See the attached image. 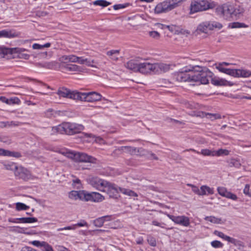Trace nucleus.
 I'll return each mask as SVG.
<instances>
[{"label":"nucleus","mask_w":251,"mask_h":251,"mask_svg":"<svg viewBox=\"0 0 251 251\" xmlns=\"http://www.w3.org/2000/svg\"><path fill=\"white\" fill-rule=\"evenodd\" d=\"M218 193L222 196L225 197L226 198L231 199L234 201L237 200V197L236 195L232 193L227 191V190L223 187H219L217 189Z\"/></svg>","instance_id":"obj_15"},{"label":"nucleus","mask_w":251,"mask_h":251,"mask_svg":"<svg viewBox=\"0 0 251 251\" xmlns=\"http://www.w3.org/2000/svg\"><path fill=\"white\" fill-rule=\"evenodd\" d=\"M223 27V25L217 22H209V26L210 30H213L214 29H220Z\"/></svg>","instance_id":"obj_45"},{"label":"nucleus","mask_w":251,"mask_h":251,"mask_svg":"<svg viewBox=\"0 0 251 251\" xmlns=\"http://www.w3.org/2000/svg\"><path fill=\"white\" fill-rule=\"evenodd\" d=\"M16 208L17 210L20 211V210H27L29 208V207L25 204L21 202H17L16 204Z\"/></svg>","instance_id":"obj_48"},{"label":"nucleus","mask_w":251,"mask_h":251,"mask_svg":"<svg viewBox=\"0 0 251 251\" xmlns=\"http://www.w3.org/2000/svg\"><path fill=\"white\" fill-rule=\"evenodd\" d=\"M231 28H241V27H247L248 26L244 23H241L238 22H234L231 24Z\"/></svg>","instance_id":"obj_50"},{"label":"nucleus","mask_w":251,"mask_h":251,"mask_svg":"<svg viewBox=\"0 0 251 251\" xmlns=\"http://www.w3.org/2000/svg\"><path fill=\"white\" fill-rule=\"evenodd\" d=\"M19 34L13 30H2L0 31V38H14L18 37Z\"/></svg>","instance_id":"obj_18"},{"label":"nucleus","mask_w":251,"mask_h":251,"mask_svg":"<svg viewBox=\"0 0 251 251\" xmlns=\"http://www.w3.org/2000/svg\"><path fill=\"white\" fill-rule=\"evenodd\" d=\"M188 186H189L190 187H192V191L193 192H194L195 193L199 195H201V189H199V188L193 184H187Z\"/></svg>","instance_id":"obj_56"},{"label":"nucleus","mask_w":251,"mask_h":251,"mask_svg":"<svg viewBox=\"0 0 251 251\" xmlns=\"http://www.w3.org/2000/svg\"><path fill=\"white\" fill-rule=\"evenodd\" d=\"M94 63H96V62L94 61V60H91L87 58L85 59L84 64L90 67H95V66L93 65Z\"/></svg>","instance_id":"obj_60"},{"label":"nucleus","mask_w":251,"mask_h":251,"mask_svg":"<svg viewBox=\"0 0 251 251\" xmlns=\"http://www.w3.org/2000/svg\"><path fill=\"white\" fill-rule=\"evenodd\" d=\"M10 231L15 232L23 233L24 228L19 226L13 227V229H10Z\"/></svg>","instance_id":"obj_63"},{"label":"nucleus","mask_w":251,"mask_h":251,"mask_svg":"<svg viewBox=\"0 0 251 251\" xmlns=\"http://www.w3.org/2000/svg\"><path fill=\"white\" fill-rule=\"evenodd\" d=\"M50 46V43H47L44 45H40L38 44H34L32 45V48L35 50H40L44 48H49Z\"/></svg>","instance_id":"obj_49"},{"label":"nucleus","mask_w":251,"mask_h":251,"mask_svg":"<svg viewBox=\"0 0 251 251\" xmlns=\"http://www.w3.org/2000/svg\"><path fill=\"white\" fill-rule=\"evenodd\" d=\"M213 74L206 68L200 66H190L183 71L174 74V79L178 82H200L206 84L212 79Z\"/></svg>","instance_id":"obj_1"},{"label":"nucleus","mask_w":251,"mask_h":251,"mask_svg":"<svg viewBox=\"0 0 251 251\" xmlns=\"http://www.w3.org/2000/svg\"><path fill=\"white\" fill-rule=\"evenodd\" d=\"M201 195H205L208 194H213L214 193V190L206 185H202L201 187Z\"/></svg>","instance_id":"obj_32"},{"label":"nucleus","mask_w":251,"mask_h":251,"mask_svg":"<svg viewBox=\"0 0 251 251\" xmlns=\"http://www.w3.org/2000/svg\"><path fill=\"white\" fill-rule=\"evenodd\" d=\"M229 65V63L225 62L220 63L216 66V69L220 72L224 73L234 77H248L251 75V72L248 70L243 69H230L225 68L223 67V65L228 66Z\"/></svg>","instance_id":"obj_5"},{"label":"nucleus","mask_w":251,"mask_h":251,"mask_svg":"<svg viewBox=\"0 0 251 251\" xmlns=\"http://www.w3.org/2000/svg\"><path fill=\"white\" fill-rule=\"evenodd\" d=\"M104 199L103 196L97 192H93V201H101Z\"/></svg>","instance_id":"obj_44"},{"label":"nucleus","mask_w":251,"mask_h":251,"mask_svg":"<svg viewBox=\"0 0 251 251\" xmlns=\"http://www.w3.org/2000/svg\"><path fill=\"white\" fill-rule=\"evenodd\" d=\"M213 234L222 239L224 240L228 241L229 243H231L232 244H235L237 242L236 241V239L230 237L228 236H227L225 235L224 233L222 232L219 231L218 230H215L213 232Z\"/></svg>","instance_id":"obj_19"},{"label":"nucleus","mask_w":251,"mask_h":251,"mask_svg":"<svg viewBox=\"0 0 251 251\" xmlns=\"http://www.w3.org/2000/svg\"><path fill=\"white\" fill-rule=\"evenodd\" d=\"M78 92L76 91H71L69 89L65 87H60L57 92V94L60 97L63 98H70L73 100H77Z\"/></svg>","instance_id":"obj_10"},{"label":"nucleus","mask_w":251,"mask_h":251,"mask_svg":"<svg viewBox=\"0 0 251 251\" xmlns=\"http://www.w3.org/2000/svg\"><path fill=\"white\" fill-rule=\"evenodd\" d=\"M138 72L143 74L154 73V63L151 64L147 62L139 63Z\"/></svg>","instance_id":"obj_13"},{"label":"nucleus","mask_w":251,"mask_h":251,"mask_svg":"<svg viewBox=\"0 0 251 251\" xmlns=\"http://www.w3.org/2000/svg\"><path fill=\"white\" fill-rule=\"evenodd\" d=\"M211 245L214 248H222L224 246L223 244L218 240H214L211 242Z\"/></svg>","instance_id":"obj_52"},{"label":"nucleus","mask_w":251,"mask_h":251,"mask_svg":"<svg viewBox=\"0 0 251 251\" xmlns=\"http://www.w3.org/2000/svg\"><path fill=\"white\" fill-rule=\"evenodd\" d=\"M93 4L95 5H99L104 7L110 5L111 2H108L105 0H97L93 2Z\"/></svg>","instance_id":"obj_40"},{"label":"nucleus","mask_w":251,"mask_h":251,"mask_svg":"<svg viewBox=\"0 0 251 251\" xmlns=\"http://www.w3.org/2000/svg\"><path fill=\"white\" fill-rule=\"evenodd\" d=\"M19 125H20V123L19 122H14V121L0 122V127H1V128L19 126Z\"/></svg>","instance_id":"obj_31"},{"label":"nucleus","mask_w":251,"mask_h":251,"mask_svg":"<svg viewBox=\"0 0 251 251\" xmlns=\"http://www.w3.org/2000/svg\"><path fill=\"white\" fill-rule=\"evenodd\" d=\"M149 34L151 37L156 39H159L160 36V34L156 31H150Z\"/></svg>","instance_id":"obj_58"},{"label":"nucleus","mask_w":251,"mask_h":251,"mask_svg":"<svg viewBox=\"0 0 251 251\" xmlns=\"http://www.w3.org/2000/svg\"><path fill=\"white\" fill-rule=\"evenodd\" d=\"M187 0H166L157 4L154 8L156 14L168 12L176 7Z\"/></svg>","instance_id":"obj_4"},{"label":"nucleus","mask_w":251,"mask_h":251,"mask_svg":"<svg viewBox=\"0 0 251 251\" xmlns=\"http://www.w3.org/2000/svg\"><path fill=\"white\" fill-rule=\"evenodd\" d=\"M77 100L88 102H93L100 100L101 96L95 92L88 93L79 92Z\"/></svg>","instance_id":"obj_7"},{"label":"nucleus","mask_w":251,"mask_h":251,"mask_svg":"<svg viewBox=\"0 0 251 251\" xmlns=\"http://www.w3.org/2000/svg\"><path fill=\"white\" fill-rule=\"evenodd\" d=\"M214 156H221L228 155L229 153V151L226 149H220L217 151L214 150Z\"/></svg>","instance_id":"obj_36"},{"label":"nucleus","mask_w":251,"mask_h":251,"mask_svg":"<svg viewBox=\"0 0 251 251\" xmlns=\"http://www.w3.org/2000/svg\"><path fill=\"white\" fill-rule=\"evenodd\" d=\"M204 219L214 224H221L224 223V221L221 218H217L214 216H207Z\"/></svg>","instance_id":"obj_33"},{"label":"nucleus","mask_w":251,"mask_h":251,"mask_svg":"<svg viewBox=\"0 0 251 251\" xmlns=\"http://www.w3.org/2000/svg\"><path fill=\"white\" fill-rule=\"evenodd\" d=\"M14 174L16 177L25 181H27L32 178V176L30 172L22 166H18L15 171Z\"/></svg>","instance_id":"obj_11"},{"label":"nucleus","mask_w":251,"mask_h":251,"mask_svg":"<svg viewBox=\"0 0 251 251\" xmlns=\"http://www.w3.org/2000/svg\"><path fill=\"white\" fill-rule=\"evenodd\" d=\"M110 220V216H104L96 219L93 221V223L96 226L100 227L103 226L104 221H109Z\"/></svg>","instance_id":"obj_20"},{"label":"nucleus","mask_w":251,"mask_h":251,"mask_svg":"<svg viewBox=\"0 0 251 251\" xmlns=\"http://www.w3.org/2000/svg\"><path fill=\"white\" fill-rule=\"evenodd\" d=\"M139 64L138 61L135 59H131L127 62L125 64V66L128 69L132 70L134 72H138Z\"/></svg>","instance_id":"obj_17"},{"label":"nucleus","mask_w":251,"mask_h":251,"mask_svg":"<svg viewBox=\"0 0 251 251\" xmlns=\"http://www.w3.org/2000/svg\"><path fill=\"white\" fill-rule=\"evenodd\" d=\"M227 163L228 164V166L230 167H235L236 168H239L241 166V163H240L239 161L234 158H231L228 160Z\"/></svg>","instance_id":"obj_39"},{"label":"nucleus","mask_w":251,"mask_h":251,"mask_svg":"<svg viewBox=\"0 0 251 251\" xmlns=\"http://www.w3.org/2000/svg\"><path fill=\"white\" fill-rule=\"evenodd\" d=\"M197 116H198V115ZM199 116L201 117H206L207 118L210 119L211 120L221 119V116L218 114H211L203 112H200Z\"/></svg>","instance_id":"obj_29"},{"label":"nucleus","mask_w":251,"mask_h":251,"mask_svg":"<svg viewBox=\"0 0 251 251\" xmlns=\"http://www.w3.org/2000/svg\"><path fill=\"white\" fill-rule=\"evenodd\" d=\"M62 69L67 71H81V67L75 64H66L63 65Z\"/></svg>","instance_id":"obj_30"},{"label":"nucleus","mask_w":251,"mask_h":251,"mask_svg":"<svg viewBox=\"0 0 251 251\" xmlns=\"http://www.w3.org/2000/svg\"><path fill=\"white\" fill-rule=\"evenodd\" d=\"M135 153L134 155L137 156H146L149 153V151L142 148H136Z\"/></svg>","instance_id":"obj_41"},{"label":"nucleus","mask_w":251,"mask_h":251,"mask_svg":"<svg viewBox=\"0 0 251 251\" xmlns=\"http://www.w3.org/2000/svg\"><path fill=\"white\" fill-rule=\"evenodd\" d=\"M76 226H88V224L85 221L83 220L81 222L78 223L77 224L74 225L72 226H68L63 228H58L57 231H61L63 230H75Z\"/></svg>","instance_id":"obj_26"},{"label":"nucleus","mask_w":251,"mask_h":251,"mask_svg":"<svg viewBox=\"0 0 251 251\" xmlns=\"http://www.w3.org/2000/svg\"><path fill=\"white\" fill-rule=\"evenodd\" d=\"M3 165L4 168L7 170L15 171L17 168V166L14 163H3Z\"/></svg>","instance_id":"obj_42"},{"label":"nucleus","mask_w":251,"mask_h":251,"mask_svg":"<svg viewBox=\"0 0 251 251\" xmlns=\"http://www.w3.org/2000/svg\"><path fill=\"white\" fill-rule=\"evenodd\" d=\"M90 184L100 191H103L107 181L98 177H92L90 179Z\"/></svg>","instance_id":"obj_14"},{"label":"nucleus","mask_w":251,"mask_h":251,"mask_svg":"<svg viewBox=\"0 0 251 251\" xmlns=\"http://www.w3.org/2000/svg\"><path fill=\"white\" fill-rule=\"evenodd\" d=\"M243 193L246 196L251 197V189H250V185L249 184H246L243 190Z\"/></svg>","instance_id":"obj_51"},{"label":"nucleus","mask_w":251,"mask_h":251,"mask_svg":"<svg viewBox=\"0 0 251 251\" xmlns=\"http://www.w3.org/2000/svg\"><path fill=\"white\" fill-rule=\"evenodd\" d=\"M215 4L208 0H192L190 5V13L205 11L213 8Z\"/></svg>","instance_id":"obj_6"},{"label":"nucleus","mask_w":251,"mask_h":251,"mask_svg":"<svg viewBox=\"0 0 251 251\" xmlns=\"http://www.w3.org/2000/svg\"><path fill=\"white\" fill-rule=\"evenodd\" d=\"M123 152H124V146H122V147H121L119 148L115 149L113 151V153L112 154L113 155H118L122 154Z\"/></svg>","instance_id":"obj_55"},{"label":"nucleus","mask_w":251,"mask_h":251,"mask_svg":"<svg viewBox=\"0 0 251 251\" xmlns=\"http://www.w3.org/2000/svg\"><path fill=\"white\" fill-rule=\"evenodd\" d=\"M120 192L124 194V195L130 196V197H137L138 195L136 193L133 191L131 190L126 189L124 188H119Z\"/></svg>","instance_id":"obj_34"},{"label":"nucleus","mask_w":251,"mask_h":251,"mask_svg":"<svg viewBox=\"0 0 251 251\" xmlns=\"http://www.w3.org/2000/svg\"><path fill=\"white\" fill-rule=\"evenodd\" d=\"M16 48H7L5 47H0V58L4 57L5 55L8 54H12Z\"/></svg>","instance_id":"obj_28"},{"label":"nucleus","mask_w":251,"mask_h":251,"mask_svg":"<svg viewBox=\"0 0 251 251\" xmlns=\"http://www.w3.org/2000/svg\"><path fill=\"white\" fill-rule=\"evenodd\" d=\"M86 135L88 137H93V138H95V141L99 144H103L104 143L103 139L100 137H97L92 134H86Z\"/></svg>","instance_id":"obj_53"},{"label":"nucleus","mask_w":251,"mask_h":251,"mask_svg":"<svg viewBox=\"0 0 251 251\" xmlns=\"http://www.w3.org/2000/svg\"><path fill=\"white\" fill-rule=\"evenodd\" d=\"M84 128L82 125L75 123H64L57 126L52 128V134L58 133L60 134H67L73 135L80 133Z\"/></svg>","instance_id":"obj_2"},{"label":"nucleus","mask_w":251,"mask_h":251,"mask_svg":"<svg viewBox=\"0 0 251 251\" xmlns=\"http://www.w3.org/2000/svg\"><path fill=\"white\" fill-rule=\"evenodd\" d=\"M209 22H205L200 24L197 28V31L206 33L210 30Z\"/></svg>","instance_id":"obj_23"},{"label":"nucleus","mask_w":251,"mask_h":251,"mask_svg":"<svg viewBox=\"0 0 251 251\" xmlns=\"http://www.w3.org/2000/svg\"><path fill=\"white\" fill-rule=\"evenodd\" d=\"M147 241L148 243L152 247H155L156 245V241L155 239L151 236H148L147 238Z\"/></svg>","instance_id":"obj_54"},{"label":"nucleus","mask_w":251,"mask_h":251,"mask_svg":"<svg viewBox=\"0 0 251 251\" xmlns=\"http://www.w3.org/2000/svg\"><path fill=\"white\" fill-rule=\"evenodd\" d=\"M8 103L7 104L11 105L12 104H19L20 102V100L16 97L8 99Z\"/></svg>","instance_id":"obj_57"},{"label":"nucleus","mask_w":251,"mask_h":251,"mask_svg":"<svg viewBox=\"0 0 251 251\" xmlns=\"http://www.w3.org/2000/svg\"><path fill=\"white\" fill-rule=\"evenodd\" d=\"M59 61L60 62V67L62 68L63 65L68 64L70 61V56L69 55H63L59 57Z\"/></svg>","instance_id":"obj_37"},{"label":"nucleus","mask_w":251,"mask_h":251,"mask_svg":"<svg viewBox=\"0 0 251 251\" xmlns=\"http://www.w3.org/2000/svg\"><path fill=\"white\" fill-rule=\"evenodd\" d=\"M57 63L55 61L52 62H44L42 65L43 68H46L49 69H53L56 66Z\"/></svg>","instance_id":"obj_43"},{"label":"nucleus","mask_w":251,"mask_h":251,"mask_svg":"<svg viewBox=\"0 0 251 251\" xmlns=\"http://www.w3.org/2000/svg\"><path fill=\"white\" fill-rule=\"evenodd\" d=\"M45 243L44 241L40 242L39 241H33L31 242V244L34 245V246L37 247H42V246H43L44 243Z\"/></svg>","instance_id":"obj_62"},{"label":"nucleus","mask_w":251,"mask_h":251,"mask_svg":"<svg viewBox=\"0 0 251 251\" xmlns=\"http://www.w3.org/2000/svg\"><path fill=\"white\" fill-rule=\"evenodd\" d=\"M82 196L81 200H84L85 201H93V192L91 193H86L84 191H82Z\"/></svg>","instance_id":"obj_46"},{"label":"nucleus","mask_w":251,"mask_h":251,"mask_svg":"<svg viewBox=\"0 0 251 251\" xmlns=\"http://www.w3.org/2000/svg\"><path fill=\"white\" fill-rule=\"evenodd\" d=\"M185 151H192L193 152H196L198 154H201L204 156H214V153L213 150H209V149H207L201 150V152L197 151L193 149L187 150Z\"/></svg>","instance_id":"obj_21"},{"label":"nucleus","mask_w":251,"mask_h":251,"mask_svg":"<svg viewBox=\"0 0 251 251\" xmlns=\"http://www.w3.org/2000/svg\"><path fill=\"white\" fill-rule=\"evenodd\" d=\"M73 184L76 185V188L79 189L81 187L80 180L78 178H75L73 180Z\"/></svg>","instance_id":"obj_64"},{"label":"nucleus","mask_w":251,"mask_h":251,"mask_svg":"<svg viewBox=\"0 0 251 251\" xmlns=\"http://www.w3.org/2000/svg\"><path fill=\"white\" fill-rule=\"evenodd\" d=\"M167 216L175 223L184 226H188L190 225V219L189 217L185 216H176L167 214Z\"/></svg>","instance_id":"obj_12"},{"label":"nucleus","mask_w":251,"mask_h":251,"mask_svg":"<svg viewBox=\"0 0 251 251\" xmlns=\"http://www.w3.org/2000/svg\"><path fill=\"white\" fill-rule=\"evenodd\" d=\"M0 155L13 156L16 158H19L21 156V153L19 152L11 151L3 149H1Z\"/></svg>","instance_id":"obj_22"},{"label":"nucleus","mask_w":251,"mask_h":251,"mask_svg":"<svg viewBox=\"0 0 251 251\" xmlns=\"http://www.w3.org/2000/svg\"><path fill=\"white\" fill-rule=\"evenodd\" d=\"M124 152L128 153L132 155H134L135 153L136 148L131 146H124Z\"/></svg>","instance_id":"obj_47"},{"label":"nucleus","mask_w":251,"mask_h":251,"mask_svg":"<svg viewBox=\"0 0 251 251\" xmlns=\"http://www.w3.org/2000/svg\"><path fill=\"white\" fill-rule=\"evenodd\" d=\"M82 191H72L69 193V197L73 200H77L82 199Z\"/></svg>","instance_id":"obj_27"},{"label":"nucleus","mask_w":251,"mask_h":251,"mask_svg":"<svg viewBox=\"0 0 251 251\" xmlns=\"http://www.w3.org/2000/svg\"><path fill=\"white\" fill-rule=\"evenodd\" d=\"M232 5L228 4H224L217 7L216 9V12L217 14L226 19L232 18Z\"/></svg>","instance_id":"obj_8"},{"label":"nucleus","mask_w":251,"mask_h":251,"mask_svg":"<svg viewBox=\"0 0 251 251\" xmlns=\"http://www.w3.org/2000/svg\"><path fill=\"white\" fill-rule=\"evenodd\" d=\"M170 69L169 64L163 63H154V73H164L168 71Z\"/></svg>","instance_id":"obj_16"},{"label":"nucleus","mask_w":251,"mask_h":251,"mask_svg":"<svg viewBox=\"0 0 251 251\" xmlns=\"http://www.w3.org/2000/svg\"><path fill=\"white\" fill-rule=\"evenodd\" d=\"M107 55L110 56L114 61L118 60L119 56V50H112L107 52Z\"/></svg>","instance_id":"obj_35"},{"label":"nucleus","mask_w":251,"mask_h":251,"mask_svg":"<svg viewBox=\"0 0 251 251\" xmlns=\"http://www.w3.org/2000/svg\"><path fill=\"white\" fill-rule=\"evenodd\" d=\"M43 248V251H53V249L48 243L45 242L43 246H42Z\"/></svg>","instance_id":"obj_59"},{"label":"nucleus","mask_w":251,"mask_h":251,"mask_svg":"<svg viewBox=\"0 0 251 251\" xmlns=\"http://www.w3.org/2000/svg\"><path fill=\"white\" fill-rule=\"evenodd\" d=\"M59 152L75 162L96 163V159L95 157L89 155L85 153L68 150L60 151Z\"/></svg>","instance_id":"obj_3"},{"label":"nucleus","mask_w":251,"mask_h":251,"mask_svg":"<svg viewBox=\"0 0 251 251\" xmlns=\"http://www.w3.org/2000/svg\"><path fill=\"white\" fill-rule=\"evenodd\" d=\"M37 219L34 217L19 218V221L22 223H32L37 222Z\"/></svg>","instance_id":"obj_38"},{"label":"nucleus","mask_w":251,"mask_h":251,"mask_svg":"<svg viewBox=\"0 0 251 251\" xmlns=\"http://www.w3.org/2000/svg\"><path fill=\"white\" fill-rule=\"evenodd\" d=\"M211 82L212 84L215 86H225L228 83V82L225 79L213 77H212Z\"/></svg>","instance_id":"obj_24"},{"label":"nucleus","mask_w":251,"mask_h":251,"mask_svg":"<svg viewBox=\"0 0 251 251\" xmlns=\"http://www.w3.org/2000/svg\"><path fill=\"white\" fill-rule=\"evenodd\" d=\"M232 18L239 17L244 12V8L240 6L234 7L232 5Z\"/></svg>","instance_id":"obj_25"},{"label":"nucleus","mask_w":251,"mask_h":251,"mask_svg":"<svg viewBox=\"0 0 251 251\" xmlns=\"http://www.w3.org/2000/svg\"><path fill=\"white\" fill-rule=\"evenodd\" d=\"M119 188L116 184L107 181L102 192H105L109 197L117 199L119 197Z\"/></svg>","instance_id":"obj_9"},{"label":"nucleus","mask_w":251,"mask_h":251,"mask_svg":"<svg viewBox=\"0 0 251 251\" xmlns=\"http://www.w3.org/2000/svg\"><path fill=\"white\" fill-rule=\"evenodd\" d=\"M127 5H128V3L126 4H115L113 6V8L114 10H117L120 9L126 8Z\"/></svg>","instance_id":"obj_61"}]
</instances>
